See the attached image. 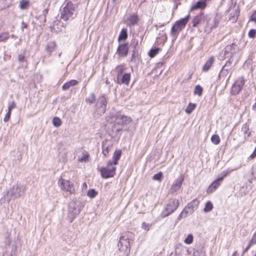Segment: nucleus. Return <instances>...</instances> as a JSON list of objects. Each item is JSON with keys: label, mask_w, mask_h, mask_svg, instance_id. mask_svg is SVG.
Listing matches in <instances>:
<instances>
[{"label": "nucleus", "mask_w": 256, "mask_h": 256, "mask_svg": "<svg viewBox=\"0 0 256 256\" xmlns=\"http://www.w3.org/2000/svg\"><path fill=\"white\" fill-rule=\"evenodd\" d=\"M106 120L110 122L114 123L112 130L119 132L122 130V126L128 125L132 122V119L128 116L118 114L112 116H107Z\"/></svg>", "instance_id": "obj_1"}, {"label": "nucleus", "mask_w": 256, "mask_h": 256, "mask_svg": "<svg viewBox=\"0 0 256 256\" xmlns=\"http://www.w3.org/2000/svg\"><path fill=\"white\" fill-rule=\"evenodd\" d=\"M134 234L130 232H126L120 236L118 244L120 251L128 254L130 250V241L134 240Z\"/></svg>", "instance_id": "obj_2"}, {"label": "nucleus", "mask_w": 256, "mask_h": 256, "mask_svg": "<svg viewBox=\"0 0 256 256\" xmlns=\"http://www.w3.org/2000/svg\"><path fill=\"white\" fill-rule=\"evenodd\" d=\"M78 6L71 2H68L61 9L60 18L64 21L73 19L77 14Z\"/></svg>", "instance_id": "obj_3"}, {"label": "nucleus", "mask_w": 256, "mask_h": 256, "mask_svg": "<svg viewBox=\"0 0 256 256\" xmlns=\"http://www.w3.org/2000/svg\"><path fill=\"white\" fill-rule=\"evenodd\" d=\"M82 208L83 206L80 202L72 201L69 204L67 219L70 222H72L78 215Z\"/></svg>", "instance_id": "obj_4"}, {"label": "nucleus", "mask_w": 256, "mask_h": 256, "mask_svg": "<svg viewBox=\"0 0 256 256\" xmlns=\"http://www.w3.org/2000/svg\"><path fill=\"white\" fill-rule=\"evenodd\" d=\"M189 18L190 16L188 15L185 18L176 21L174 24L172 26L170 31V35L173 40L176 38L180 31L185 27L189 20Z\"/></svg>", "instance_id": "obj_5"}, {"label": "nucleus", "mask_w": 256, "mask_h": 256, "mask_svg": "<svg viewBox=\"0 0 256 256\" xmlns=\"http://www.w3.org/2000/svg\"><path fill=\"white\" fill-rule=\"evenodd\" d=\"M26 192V186L19 183L14 184L8 192V194L12 199H16L22 196Z\"/></svg>", "instance_id": "obj_6"}, {"label": "nucleus", "mask_w": 256, "mask_h": 256, "mask_svg": "<svg viewBox=\"0 0 256 256\" xmlns=\"http://www.w3.org/2000/svg\"><path fill=\"white\" fill-rule=\"evenodd\" d=\"M179 206V200L176 198H170L162 212V216L165 218L174 212Z\"/></svg>", "instance_id": "obj_7"}, {"label": "nucleus", "mask_w": 256, "mask_h": 256, "mask_svg": "<svg viewBox=\"0 0 256 256\" xmlns=\"http://www.w3.org/2000/svg\"><path fill=\"white\" fill-rule=\"evenodd\" d=\"M239 50V48L235 44L227 46L220 54V58H232L234 54Z\"/></svg>", "instance_id": "obj_8"}, {"label": "nucleus", "mask_w": 256, "mask_h": 256, "mask_svg": "<svg viewBox=\"0 0 256 256\" xmlns=\"http://www.w3.org/2000/svg\"><path fill=\"white\" fill-rule=\"evenodd\" d=\"M116 167L113 165L112 162H108L107 166L100 170L102 176L104 178L112 177L116 174Z\"/></svg>", "instance_id": "obj_9"}, {"label": "nucleus", "mask_w": 256, "mask_h": 256, "mask_svg": "<svg viewBox=\"0 0 256 256\" xmlns=\"http://www.w3.org/2000/svg\"><path fill=\"white\" fill-rule=\"evenodd\" d=\"M58 184L62 190L68 192L70 194L74 193L75 188L74 184L69 180L60 178L58 181Z\"/></svg>", "instance_id": "obj_10"}, {"label": "nucleus", "mask_w": 256, "mask_h": 256, "mask_svg": "<svg viewBox=\"0 0 256 256\" xmlns=\"http://www.w3.org/2000/svg\"><path fill=\"white\" fill-rule=\"evenodd\" d=\"M244 83L245 80L243 76L238 78L232 86L231 89L232 94L234 95L238 94L242 90Z\"/></svg>", "instance_id": "obj_11"}, {"label": "nucleus", "mask_w": 256, "mask_h": 256, "mask_svg": "<svg viewBox=\"0 0 256 256\" xmlns=\"http://www.w3.org/2000/svg\"><path fill=\"white\" fill-rule=\"evenodd\" d=\"M199 204V200L197 199L192 200L189 202L186 206L184 208V212L186 214H191L195 210H196Z\"/></svg>", "instance_id": "obj_12"}, {"label": "nucleus", "mask_w": 256, "mask_h": 256, "mask_svg": "<svg viewBox=\"0 0 256 256\" xmlns=\"http://www.w3.org/2000/svg\"><path fill=\"white\" fill-rule=\"evenodd\" d=\"M184 180V176L182 174L178 178L173 182L172 186L170 190V194H174L182 186V182Z\"/></svg>", "instance_id": "obj_13"}, {"label": "nucleus", "mask_w": 256, "mask_h": 256, "mask_svg": "<svg viewBox=\"0 0 256 256\" xmlns=\"http://www.w3.org/2000/svg\"><path fill=\"white\" fill-rule=\"evenodd\" d=\"M96 106L98 114L102 115L105 112L106 108V100L104 96L99 98Z\"/></svg>", "instance_id": "obj_14"}, {"label": "nucleus", "mask_w": 256, "mask_h": 256, "mask_svg": "<svg viewBox=\"0 0 256 256\" xmlns=\"http://www.w3.org/2000/svg\"><path fill=\"white\" fill-rule=\"evenodd\" d=\"M139 21L138 16L136 14H132L128 16L126 20L125 23L126 26H131L136 24Z\"/></svg>", "instance_id": "obj_15"}, {"label": "nucleus", "mask_w": 256, "mask_h": 256, "mask_svg": "<svg viewBox=\"0 0 256 256\" xmlns=\"http://www.w3.org/2000/svg\"><path fill=\"white\" fill-rule=\"evenodd\" d=\"M222 182V178H218L208 187L206 190V192L210 194L215 191Z\"/></svg>", "instance_id": "obj_16"}, {"label": "nucleus", "mask_w": 256, "mask_h": 256, "mask_svg": "<svg viewBox=\"0 0 256 256\" xmlns=\"http://www.w3.org/2000/svg\"><path fill=\"white\" fill-rule=\"evenodd\" d=\"M206 20V16L203 12L196 16L192 22V26L196 27L203 24Z\"/></svg>", "instance_id": "obj_17"}, {"label": "nucleus", "mask_w": 256, "mask_h": 256, "mask_svg": "<svg viewBox=\"0 0 256 256\" xmlns=\"http://www.w3.org/2000/svg\"><path fill=\"white\" fill-rule=\"evenodd\" d=\"M212 0H198L190 8V11L194 10L196 9H204L207 6L206 3Z\"/></svg>", "instance_id": "obj_18"}, {"label": "nucleus", "mask_w": 256, "mask_h": 256, "mask_svg": "<svg viewBox=\"0 0 256 256\" xmlns=\"http://www.w3.org/2000/svg\"><path fill=\"white\" fill-rule=\"evenodd\" d=\"M128 50V44H122L119 45L117 49V52L119 56H124L127 55Z\"/></svg>", "instance_id": "obj_19"}, {"label": "nucleus", "mask_w": 256, "mask_h": 256, "mask_svg": "<svg viewBox=\"0 0 256 256\" xmlns=\"http://www.w3.org/2000/svg\"><path fill=\"white\" fill-rule=\"evenodd\" d=\"M130 78V73H126L117 78L118 82L119 84H125L128 85Z\"/></svg>", "instance_id": "obj_20"}, {"label": "nucleus", "mask_w": 256, "mask_h": 256, "mask_svg": "<svg viewBox=\"0 0 256 256\" xmlns=\"http://www.w3.org/2000/svg\"><path fill=\"white\" fill-rule=\"evenodd\" d=\"M56 48V44L54 42H49L45 48V52L50 56L52 53L54 52Z\"/></svg>", "instance_id": "obj_21"}, {"label": "nucleus", "mask_w": 256, "mask_h": 256, "mask_svg": "<svg viewBox=\"0 0 256 256\" xmlns=\"http://www.w3.org/2000/svg\"><path fill=\"white\" fill-rule=\"evenodd\" d=\"M112 144L110 142H102V152L105 156H107L108 154L110 151L112 150Z\"/></svg>", "instance_id": "obj_22"}, {"label": "nucleus", "mask_w": 256, "mask_h": 256, "mask_svg": "<svg viewBox=\"0 0 256 256\" xmlns=\"http://www.w3.org/2000/svg\"><path fill=\"white\" fill-rule=\"evenodd\" d=\"M78 84V82L76 80H72L66 82L62 86V90H68L70 87L75 86Z\"/></svg>", "instance_id": "obj_23"}, {"label": "nucleus", "mask_w": 256, "mask_h": 256, "mask_svg": "<svg viewBox=\"0 0 256 256\" xmlns=\"http://www.w3.org/2000/svg\"><path fill=\"white\" fill-rule=\"evenodd\" d=\"M214 61V57L210 56L206 62L202 67V70L204 72L208 71L212 66Z\"/></svg>", "instance_id": "obj_24"}, {"label": "nucleus", "mask_w": 256, "mask_h": 256, "mask_svg": "<svg viewBox=\"0 0 256 256\" xmlns=\"http://www.w3.org/2000/svg\"><path fill=\"white\" fill-rule=\"evenodd\" d=\"M122 155V152L120 150H116L114 152L113 154V160L112 162L114 166H116L118 163V160H120Z\"/></svg>", "instance_id": "obj_25"}, {"label": "nucleus", "mask_w": 256, "mask_h": 256, "mask_svg": "<svg viewBox=\"0 0 256 256\" xmlns=\"http://www.w3.org/2000/svg\"><path fill=\"white\" fill-rule=\"evenodd\" d=\"M186 251V247L182 246H177L175 248L174 254L176 256H182V254Z\"/></svg>", "instance_id": "obj_26"}, {"label": "nucleus", "mask_w": 256, "mask_h": 256, "mask_svg": "<svg viewBox=\"0 0 256 256\" xmlns=\"http://www.w3.org/2000/svg\"><path fill=\"white\" fill-rule=\"evenodd\" d=\"M125 70L126 66L124 65L120 64L116 66L115 71L117 74V78L123 74V72Z\"/></svg>", "instance_id": "obj_27"}, {"label": "nucleus", "mask_w": 256, "mask_h": 256, "mask_svg": "<svg viewBox=\"0 0 256 256\" xmlns=\"http://www.w3.org/2000/svg\"><path fill=\"white\" fill-rule=\"evenodd\" d=\"M128 38V32L127 29L126 28H123L118 36V40H124Z\"/></svg>", "instance_id": "obj_28"}, {"label": "nucleus", "mask_w": 256, "mask_h": 256, "mask_svg": "<svg viewBox=\"0 0 256 256\" xmlns=\"http://www.w3.org/2000/svg\"><path fill=\"white\" fill-rule=\"evenodd\" d=\"M234 170H230V168L227 169L226 170L222 171L220 174V177L218 178H222V182L223 181V179L224 177L230 174Z\"/></svg>", "instance_id": "obj_29"}, {"label": "nucleus", "mask_w": 256, "mask_h": 256, "mask_svg": "<svg viewBox=\"0 0 256 256\" xmlns=\"http://www.w3.org/2000/svg\"><path fill=\"white\" fill-rule=\"evenodd\" d=\"M202 90L203 88L200 86L196 85L194 88V94L200 96L202 94Z\"/></svg>", "instance_id": "obj_30"}, {"label": "nucleus", "mask_w": 256, "mask_h": 256, "mask_svg": "<svg viewBox=\"0 0 256 256\" xmlns=\"http://www.w3.org/2000/svg\"><path fill=\"white\" fill-rule=\"evenodd\" d=\"M213 208V205L212 203L210 201H208L206 204L205 207L204 209V212H210L212 210Z\"/></svg>", "instance_id": "obj_31"}, {"label": "nucleus", "mask_w": 256, "mask_h": 256, "mask_svg": "<svg viewBox=\"0 0 256 256\" xmlns=\"http://www.w3.org/2000/svg\"><path fill=\"white\" fill-rule=\"evenodd\" d=\"M196 104L192 103H190L186 108L185 111L188 114H190L192 113V112L194 110V109L196 108Z\"/></svg>", "instance_id": "obj_32"}, {"label": "nucleus", "mask_w": 256, "mask_h": 256, "mask_svg": "<svg viewBox=\"0 0 256 256\" xmlns=\"http://www.w3.org/2000/svg\"><path fill=\"white\" fill-rule=\"evenodd\" d=\"M29 4V2L27 0H22L20 2L19 6L20 9L24 10L26 9Z\"/></svg>", "instance_id": "obj_33"}, {"label": "nucleus", "mask_w": 256, "mask_h": 256, "mask_svg": "<svg viewBox=\"0 0 256 256\" xmlns=\"http://www.w3.org/2000/svg\"><path fill=\"white\" fill-rule=\"evenodd\" d=\"M90 155L88 152H85L83 156L78 158V160L80 162H86L88 160Z\"/></svg>", "instance_id": "obj_34"}, {"label": "nucleus", "mask_w": 256, "mask_h": 256, "mask_svg": "<svg viewBox=\"0 0 256 256\" xmlns=\"http://www.w3.org/2000/svg\"><path fill=\"white\" fill-rule=\"evenodd\" d=\"M212 142L214 144H218L220 142V138L218 135L214 134L211 138Z\"/></svg>", "instance_id": "obj_35"}, {"label": "nucleus", "mask_w": 256, "mask_h": 256, "mask_svg": "<svg viewBox=\"0 0 256 256\" xmlns=\"http://www.w3.org/2000/svg\"><path fill=\"white\" fill-rule=\"evenodd\" d=\"M52 122L53 125L56 127H59L62 124V121L58 118H54Z\"/></svg>", "instance_id": "obj_36"}, {"label": "nucleus", "mask_w": 256, "mask_h": 256, "mask_svg": "<svg viewBox=\"0 0 256 256\" xmlns=\"http://www.w3.org/2000/svg\"><path fill=\"white\" fill-rule=\"evenodd\" d=\"M9 38L8 32H2L0 34V42L6 41Z\"/></svg>", "instance_id": "obj_37"}, {"label": "nucleus", "mask_w": 256, "mask_h": 256, "mask_svg": "<svg viewBox=\"0 0 256 256\" xmlns=\"http://www.w3.org/2000/svg\"><path fill=\"white\" fill-rule=\"evenodd\" d=\"M96 100V96L94 94H91L90 96L86 99L87 102L92 104Z\"/></svg>", "instance_id": "obj_38"}, {"label": "nucleus", "mask_w": 256, "mask_h": 256, "mask_svg": "<svg viewBox=\"0 0 256 256\" xmlns=\"http://www.w3.org/2000/svg\"><path fill=\"white\" fill-rule=\"evenodd\" d=\"M97 194L98 192H96L94 189L90 190L87 194L88 196L90 198H94L96 197Z\"/></svg>", "instance_id": "obj_39"}, {"label": "nucleus", "mask_w": 256, "mask_h": 256, "mask_svg": "<svg viewBox=\"0 0 256 256\" xmlns=\"http://www.w3.org/2000/svg\"><path fill=\"white\" fill-rule=\"evenodd\" d=\"M193 240H194L193 236L192 234H189L187 236L186 238L184 240V242L186 244H190L192 242Z\"/></svg>", "instance_id": "obj_40"}, {"label": "nucleus", "mask_w": 256, "mask_h": 256, "mask_svg": "<svg viewBox=\"0 0 256 256\" xmlns=\"http://www.w3.org/2000/svg\"><path fill=\"white\" fill-rule=\"evenodd\" d=\"M229 68H226V66H223L220 73V76H226L228 73Z\"/></svg>", "instance_id": "obj_41"}, {"label": "nucleus", "mask_w": 256, "mask_h": 256, "mask_svg": "<svg viewBox=\"0 0 256 256\" xmlns=\"http://www.w3.org/2000/svg\"><path fill=\"white\" fill-rule=\"evenodd\" d=\"M160 50V48L152 49L149 52L150 56L151 58L154 57L158 53Z\"/></svg>", "instance_id": "obj_42"}, {"label": "nucleus", "mask_w": 256, "mask_h": 256, "mask_svg": "<svg viewBox=\"0 0 256 256\" xmlns=\"http://www.w3.org/2000/svg\"><path fill=\"white\" fill-rule=\"evenodd\" d=\"M162 178V172H159L156 174H155L153 177L152 178L154 180H156L159 182H161Z\"/></svg>", "instance_id": "obj_43"}, {"label": "nucleus", "mask_w": 256, "mask_h": 256, "mask_svg": "<svg viewBox=\"0 0 256 256\" xmlns=\"http://www.w3.org/2000/svg\"><path fill=\"white\" fill-rule=\"evenodd\" d=\"M16 106V102L14 101L8 102V110L12 112V110Z\"/></svg>", "instance_id": "obj_44"}, {"label": "nucleus", "mask_w": 256, "mask_h": 256, "mask_svg": "<svg viewBox=\"0 0 256 256\" xmlns=\"http://www.w3.org/2000/svg\"><path fill=\"white\" fill-rule=\"evenodd\" d=\"M256 30L254 29L250 30L248 34V36L251 38H253L256 36Z\"/></svg>", "instance_id": "obj_45"}, {"label": "nucleus", "mask_w": 256, "mask_h": 256, "mask_svg": "<svg viewBox=\"0 0 256 256\" xmlns=\"http://www.w3.org/2000/svg\"><path fill=\"white\" fill-rule=\"evenodd\" d=\"M48 13V9L45 8L43 11L42 13V16H41L42 17V18L43 19V22H45L46 20V16Z\"/></svg>", "instance_id": "obj_46"}, {"label": "nucleus", "mask_w": 256, "mask_h": 256, "mask_svg": "<svg viewBox=\"0 0 256 256\" xmlns=\"http://www.w3.org/2000/svg\"><path fill=\"white\" fill-rule=\"evenodd\" d=\"M10 114H11V112H10V110H8V112L6 114L4 118V122H7L9 120L10 117Z\"/></svg>", "instance_id": "obj_47"}, {"label": "nucleus", "mask_w": 256, "mask_h": 256, "mask_svg": "<svg viewBox=\"0 0 256 256\" xmlns=\"http://www.w3.org/2000/svg\"><path fill=\"white\" fill-rule=\"evenodd\" d=\"M150 225L145 222H143L142 224V228L144 230L148 231L150 229Z\"/></svg>", "instance_id": "obj_48"}, {"label": "nucleus", "mask_w": 256, "mask_h": 256, "mask_svg": "<svg viewBox=\"0 0 256 256\" xmlns=\"http://www.w3.org/2000/svg\"><path fill=\"white\" fill-rule=\"evenodd\" d=\"M188 214H186L185 212H184V210L181 212V213L179 214L178 219V220H180L182 218H186L188 216Z\"/></svg>", "instance_id": "obj_49"}, {"label": "nucleus", "mask_w": 256, "mask_h": 256, "mask_svg": "<svg viewBox=\"0 0 256 256\" xmlns=\"http://www.w3.org/2000/svg\"><path fill=\"white\" fill-rule=\"evenodd\" d=\"M2 256H13L12 254V250H11L7 249L6 252L3 254Z\"/></svg>", "instance_id": "obj_50"}, {"label": "nucleus", "mask_w": 256, "mask_h": 256, "mask_svg": "<svg viewBox=\"0 0 256 256\" xmlns=\"http://www.w3.org/2000/svg\"><path fill=\"white\" fill-rule=\"evenodd\" d=\"M25 60V56L24 54H20L18 56V60L19 62H23Z\"/></svg>", "instance_id": "obj_51"}, {"label": "nucleus", "mask_w": 256, "mask_h": 256, "mask_svg": "<svg viewBox=\"0 0 256 256\" xmlns=\"http://www.w3.org/2000/svg\"><path fill=\"white\" fill-rule=\"evenodd\" d=\"M232 62L231 60V58H229V60L226 62L224 66H226V68H229V70H230Z\"/></svg>", "instance_id": "obj_52"}, {"label": "nucleus", "mask_w": 256, "mask_h": 256, "mask_svg": "<svg viewBox=\"0 0 256 256\" xmlns=\"http://www.w3.org/2000/svg\"><path fill=\"white\" fill-rule=\"evenodd\" d=\"M256 234H254L250 242V244H251V245L253 244H255L256 243V238H255Z\"/></svg>", "instance_id": "obj_53"}, {"label": "nucleus", "mask_w": 256, "mask_h": 256, "mask_svg": "<svg viewBox=\"0 0 256 256\" xmlns=\"http://www.w3.org/2000/svg\"><path fill=\"white\" fill-rule=\"evenodd\" d=\"M252 175L254 176V178H256V168H252Z\"/></svg>", "instance_id": "obj_54"}, {"label": "nucleus", "mask_w": 256, "mask_h": 256, "mask_svg": "<svg viewBox=\"0 0 256 256\" xmlns=\"http://www.w3.org/2000/svg\"><path fill=\"white\" fill-rule=\"evenodd\" d=\"M251 244H248L247 246L244 248V250L243 251V254L245 253L251 246Z\"/></svg>", "instance_id": "obj_55"}, {"label": "nucleus", "mask_w": 256, "mask_h": 256, "mask_svg": "<svg viewBox=\"0 0 256 256\" xmlns=\"http://www.w3.org/2000/svg\"><path fill=\"white\" fill-rule=\"evenodd\" d=\"M27 26L28 25L26 23L22 22V31H24V29L26 28Z\"/></svg>", "instance_id": "obj_56"}, {"label": "nucleus", "mask_w": 256, "mask_h": 256, "mask_svg": "<svg viewBox=\"0 0 256 256\" xmlns=\"http://www.w3.org/2000/svg\"><path fill=\"white\" fill-rule=\"evenodd\" d=\"M256 156V147L255 148V149H254L253 153L250 156V157L252 158H254Z\"/></svg>", "instance_id": "obj_57"}, {"label": "nucleus", "mask_w": 256, "mask_h": 256, "mask_svg": "<svg viewBox=\"0 0 256 256\" xmlns=\"http://www.w3.org/2000/svg\"><path fill=\"white\" fill-rule=\"evenodd\" d=\"M250 20H252V21H254V22H256V16H255L254 14L252 16V18H250Z\"/></svg>", "instance_id": "obj_58"}, {"label": "nucleus", "mask_w": 256, "mask_h": 256, "mask_svg": "<svg viewBox=\"0 0 256 256\" xmlns=\"http://www.w3.org/2000/svg\"><path fill=\"white\" fill-rule=\"evenodd\" d=\"M242 129H244L245 130V133L246 134V130L248 129L247 127H246V126H243L242 128Z\"/></svg>", "instance_id": "obj_59"}, {"label": "nucleus", "mask_w": 256, "mask_h": 256, "mask_svg": "<svg viewBox=\"0 0 256 256\" xmlns=\"http://www.w3.org/2000/svg\"><path fill=\"white\" fill-rule=\"evenodd\" d=\"M87 187V184L86 182L84 183L83 184V188H86Z\"/></svg>", "instance_id": "obj_60"}, {"label": "nucleus", "mask_w": 256, "mask_h": 256, "mask_svg": "<svg viewBox=\"0 0 256 256\" xmlns=\"http://www.w3.org/2000/svg\"><path fill=\"white\" fill-rule=\"evenodd\" d=\"M236 254H237V252H236V251L234 252L233 253V254H232V256H236Z\"/></svg>", "instance_id": "obj_61"}, {"label": "nucleus", "mask_w": 256, "mask_h": 256, "mask_svg": "<svg viewBox=\"0 0 256 256\" xmlns=\"http://www.w3.org/2000/svg\"><path fill=\"white\" fill-rule=\"evenodd\" d=\"M138 45V40H136V44H135L134 46H136Z\"/></svg>", "instance_id": "obj_62"}, {"label": "nucleus", "mask_w": 256, "mask_h": 256, "mask_svg": "<svg viewBox=\"0 0 256 256\" xmlns=\"http://www.w3.org/2000/svg\"><path fill=\"white\" fill-rule=\"evenodd\" d=\"M106 84H109V82H108V80H106Z\"/></svg>", "instance_id": "obj_63"}, {"label": "nucleus", "mask_w": 256, "mask_h": 256, "mask_svg": "<svg viewBox=\"0 0 256 256\" xmlns=\"http://www.w3.org/2000/svg\"><path fill=\"white\" fill-rule=\"evenodd\" d=\"M250 134V132H249V133H248V136H249Z\"/></svg>", "instance_id": "obj_64"}]
</instances>
